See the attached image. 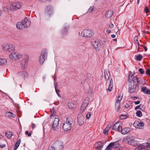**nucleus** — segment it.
I'll return each instance as SVG.
<instances>
[{"label":"nucleus","instance_id":"22","mask_svg":"<svg viewBox=\"0 0 150 150\" xmlns=\"http://www.w3.org/2000/svg\"><path fill=\"white\" fill-rule=\"evenodd\" d=\"M113 87V81L112 78L110 79V83L108 86V88L107 89L108 91L109 92H110L112 90Z\"/></svg>","mask_w":150,"mask_h":150},{"label":"nucleus","instance_id":"18","mask_svg":"<svg viewBox=\"0 0 150 150\" xmlns=\"http://www.w3.org/2000/svg\"><path fill=\"white\" fill-rule=\"evenodd\" d=\"M17 75L19 77H21L22 79H24V80L25 78H26L28 76V74L25 71L19 72L18 73Z\"/></svg>","mask_w":150,"mask_h":150},{"label":"nucleus","instance_id":"45","mask_svg":"<svg viewBox=\"0 0 150 150\" xmlns=\"http://www.w3.org/2000/svg\"><path fill=\"white\" fill-rule=\"evenodd\" d=\"M25 134L26 135H27L28 137H30L31 135V133H29L28 131H26L25 132Z\"/></svg>","mask_w":150,"mask_h":150},{"label":"nucleus","instance_id":"57","mask_svg":"<svg viewBox=\"0 0 150 150\" xmlns=\"http://www.w3.org/2000/svg\"><path fill=\"white\" fill-rule=\"evenodd\" d=\"M109 27L111 28H113L114 26V25L112 24V23H111L110 25H109Z\"/></svg>","mask_w":150,"mask_h":150},{"label":"nucleus","instance_id":"30","mask_svg":"<svg viewBox=\"0 0 150 150\" xmlns=\"http://www.w3.org/2000/svg\"><path fill=\"white\" fill-rule=\"evenodd\" d=\"M68 106L70 109H72L75 107L76 105L72 102H69L68 103Z\"/></svg>","mask_w":150,"mask_h":150},{"label":"nucleus","instance_id":"50","mask_svg":"<svg viewBox=\"0 0 150 150\" xmlns=\"http://www.w3.org/2000/svg\"><path fill=\"white\" fill-rule=\"evenodd\" d=\"M21 140L20 139H19L17 140L16 144H17L18 145H19L21 143Z\"/></svg>","mask_w":150,"mask_h":150},{"label":"nucleus","instance_id":"27","mask_svg":"<svg viewBox=\"0 0 150 150\" xmlns=\"http://www.w3.org/2000/svg\"><path fill=\"white\" fill-rule=\"evenodd\" d=\"M144 148L146 149L147 148L150 147V139H149L146 143H144L143 145Z\"/></svg>","mask_w":150,"mask_h":150},{"label":"nucleus","instance_id":"33","mask_svg":"<svg viewBox=\"0 0 150 150\" xmlns=\"http://www.w3.org/2000/svg\"><path fill=\"white\" fill-rule=\"evenodd\" d=\"M128 116V115L126 114L125 115H121L120 117V119L121 120H123L127 118Z\"/></svg>","mask_w":150,"mask_h":150},{"label":"nucleus","instance_id":"9","mask_svg":"<svg viewBox=\"0 0 150 150\" xmlns=\"http://www.w3.org/2000/svg\"><path fill=\"white\" fill-rule=\"evenodd\" d=\"M9 57L13 60H17L21 58L22 55L18 53L14 52L11 53L9 55Z\"/></svg>","mask_w":150,"mask_h":150},{"label":"nucleus","instance_id":"16","mask_svg":"<svg viewBox=\"0 0 150 150\" xmlns=\"http://www.w3.org/2000/svg\"><path fill=\"white\" fill-rule=\"evenodd\" d=\"M111 129L114 131H120L122 130V126L119 125L118 122L115 123L112 127H111Z\"/></svg>","mask_w":150,"mask_h":150},{"label":"nucleus","instance_id":"55","mask_svg":"<svg viewBox=\"0 0 150 150\" xmlns=\"http://www.w3.org/2000/svg\"><path fill=\"white\" fill-rule=\"evenodd\" d=\"M138 39V37L137 36H136L134 38V40L136 42L137 41H138L137 40Z\"/></svg>","mask_w":150,"mask_h":150},{"label":"nucleus","instance_id":"35","mask_svg":"<svg viewBox=\"0 0 150 150\" xmlns=\"http://www.w3.org/2000/svg\"><path fill=\"white\" fill-rule=\"evenodd\" d=\"M6 63V61L4 59H0V65H3Z\"/></svg>","mask_w":150,"mask_h":150},{"label":"nucleus","instance_id":"63","mask_svg":"<svg viewBox=\"0 0 150 150\" xmlns=\"http://www.w3.org/2000/svg\"><path fill=\"white\" fill-rule=\"evenodd\" d=\"M131 98L137 99V97H131Z\"/></svg>","mask_w":150,"mask_h":150},{"label":"nucleus","instance_id":"23","mask_svg":"<svg viewBox=\"0 0 150 150\" xmlns=\"http://www.w3.org/2000/svg\"><path fill=\"white\" fill-rule=\"evenodd\" d=\"M141 91L145 94L150 95V90L147 88L146 87H143L142 88Z\"/></svg>","mask_w":150,"mask_h":150},{"label":"nucleus","instance_id":"11","mask_svg":"<svg viewBox=\"0 0 150 150\" xmlns=\"http://www.w3.org/2000/svg\"><path fill=\"white\" fill-rule=\"evenodd\" d=\"M120 145L119 144L116 142H111L107 146L105 150H112V147L117 149L119 148Z\"/></svg>","mask_w":150,"mask_h":150},{"label":"nucleus","instance_id":"64","mask_svg":"<svg viewBox=\"0 0 150 150\" xmlns=\"http://www.w3.org/2000/svg\"><path fill=\"white\" fill-rule=\"evenodd\" d=\"M113 40L115 41H117V39H113Z\"/></svg>","mask_w":150,"mask_h":150},{"label":"nucleus","instance_id":"62","mask_svg":"<svg viewBox=\"0 0 150 150\" xmlns=\"http://www.w3.org/2000/svg\"><path fill=\"white\" fill-rule=\"evenodd\" d=\"M136 42L137 44V45L139 46H140V44L138 42V40L137 41H136Z\"/></svg>","mask_w":150,"mask_h":150},{"label":"nucleus","instance_id":"29","mask_svg":"<svg viewBox=\"0 0 150 150\" xmlns=\"http://www.w3.org/2000/svg\"><path fill=\"white\" fill-rule=\"evenodd\" d=\"M120 102L119 101L117 100L116 101L115 104V108L117 109V112H119L120 108Z\"/></svg>","mask_w":150,"mask_h":150},{"label":"nucleus","instance_id":"56","mask_svg":"<svg viewBox=\"0 0 150 150\" xmlns=\"http://www.w3.org/2000/svg\"><path fill=\"white\" fill-rule=\"evenodd\" d=\"M32 128L33 129H34L36 127V125L33 123H32Z\"/></svg>","mask_w":150,"mask_h":150},{"label":"nucleus","instance_id":"4","mask_svg":"<svg viewBox=\"0 0 150 150\" xmlns=\"http://www.w3.org/2000/svg\"><path fill=\"white\" fill-rule=\"evenodd\" d=\"M47 51L46 50L44 49L41 51V55L40 56V63L41 64L43 63L47 56Z\"/></svg>","mask_w":150,"mask_h":150},{"label":"nucleus","instance_id":"5","mask_svg":"<svg viewBox=\"0 0 150 150\" xmlns=\"http://www.w3.org/2000/svg\"><path fill=\"white\" fill-rule=\"evenodd\" d=\"M82 35L86 38H91L94 35L93 31L91 30L85 29L81 33Z\"/></svg>","mask_w":150,"mask_h":150},{"label":"nucleus","instance_id":"40","mask_svg":"<svg viewBox=\"0 0 150 150\" xmlns=\"http://www.w3.org/2000/svg\"><path fill=\"white\" fill-rule=\"evenodd\" d=\"M94 7L93 6L90 7L88 9L87 12L91 13L94 10Z\"/></svg>","mask_w":150,"mask_h":150},{"label":"nucleus","instance_id":"8","mask_svg":"<svg viewBox=\"0 0 150 150\" xmlns=\"http://www.w3.org/2000/svg\"><path fill=\"white\" fill-rule=\"evenodd\" d=\"M22 3L20 2H18L16 4H13L10 6V10L11 11H14L18 9H20L22 6Z\"/></svg>","mask_w":150,"mask_h":150},{"label":"nucleus","instance_id":"59","mask_svg":"<svg viewBox=\"0 0 150 150\" xmlns=\"http://www.w3.org/2000/svg\"><path fill=\"white\" fill-rule=\"evenodd\" d=\"M143 48L145 51H146L147 50V49L146 46H144L143 47Z\"/></svg>","mask_w":150,"mask_h":150},{"label":"nucleus","instance_id":"2","mask_svg":"<svg viewBox=\"0 0 150 150\" xmlns=\"http://www.w3.org/2000/svg\"><path fill=\"white\" fill-rule=\"evenodd\" d=\"M73 122V119L70 116L66 117V120L63 123L62 129L64 131H67L70 130Z\"/></svg>","mask_w":150,"mask_h":150},{"label":"nucleus","instance_id":"31","mask_svg":"<svg viewBox=\"0 0 150 150\" xmlns=\"http://www.w3.org/2000/svg\"><path fill=\"white\" fill-rule=\"evenodd\" d=\"M27 62H26V60L24 59L21 61L20 65L21 66L24 67H25L27 65Z\"/></svg>","mask_w":150,"mask_h":150},{"label":"nucleus","instance_id":"41","mask_svg":"<svg viewBox=\"0 0 150 150\" xmlns=\"http://www.w3.org/2000/svg\"><path fill=\"white\" fill-rule=\"evenodd\" d=\"M133 76V74H132V73H130L128 76V81H130L133 79L132 77Z\"/></svg>","mask_w":150,"mask_h":150},{"label":"nucleus","instance_id":"17","mask_svg":"<svg viewBox=\"0 0 150 150\" xmlns=\"http://www.w3.org/2000/svg\"><path fill=\"white\" fill-rule=\"evenodd\" d=\"M127 141V143L130 145H132L134 143V137L132 136H127L125 139Z\"/></svg>","mask_w":150,"mask_h":150},{"label":"nucleus","instance_id":"28","mask_svg":"<svg viewBox=\"0 0 150 150\" xmlns=\"http://www.w3.org/2000/svg\"><path fill=\"white\" fill-rule=\"evenodd\" d=\"M5 134L6 137L8 139L11 138L12 136L13 135L12 132L8 131H6L5 132Z\"/></svg>","mask_w":150,"mask_h":150},{"label":"nucleus","instance_id":"19","mask_svg":"<svg viewBox=\"0 0 150 150\" xmlns=\"http://www.w3.org/2000/svg\"><path fill=\"white\" fill-rule=\"evenodd\" d=\"M89 99L88 97L86 98L85 99V100L83 102L81 107L82 108H83V110L85 109L88 106V102L89 101Z\"/></svg>","mask_w":150,"mask_h":150},{"label":"nucleus","instance_id":"46","mask_svg":"<svg viewBox=\"0 0 150 150\" xmlns=\"http://www.w3.org/2000/svg\"><path fill=\"white\" fill-rule=\"evenodd\" d=\"M67 32L68 31L67 29V28H64V29L62 30V32L63 34L65 33H67Z\"/></svg>","mask_w":150,"mask_h":150},{"label":"nucleus","instance_id":"12","mask_svg":"<svg viewBox=\"0 0 150 150\" xmlns=\"http://www.w3.org/2000/svg\"><path fill=\"white\" fill-rule=\"evenodd\" d=\"M91 43L94 48L96 49L100 46V43L97 38H93L91 40Z\"/></svg>","mask_w":150,"mask_h":150},{"label":"nucleus","instance_id":"14","mask_svg":"<svg viewBox=\"0 0 150 150\" xmlns=\"http://www.w3.org/2000/svg\"><path fill=\"white\" fill-rule=\"evenodd\" d=\"M134 126L136 128L142 129L144 127V123L141 121L136 120L133 123Z\"/></svg>","mask_w":150,"mask_h":150},{"label":"nucleus","instance_id":"26","mask_svg":"<svg viewBox=\"0 0 150 150\" xmlns=\"http://www.w3.org/2000/svg\"><path fill=\"white\" fill-rule=\"evenodd\" d=\"M6 115L10 118H14L16 116L15 114L11 112H6Z\"/></svg>","mask_w":150,"mask_h":150},{"label":"nucleus","instance_id":"25","mask_svg":"<svg viewBox=\"0 0 150 150\" xmlns=\"http://www.w3.org/2000/svg\"><path fill=\"white\" fill-rule=\"evenodd\" d=\"M110 128H111V125H110L109 124L103 130V134L105 135H107L108 134V132L109 130V129H110Z\"/></svg>","mask_w":150,"mask_h":150},{"label":"nucleus","instance_id":"47","mask_svg":"<svg viewBox=\"0 0 150 150\" xmlns=\"http://www.w3.org/2000/svg\"><path fill=\"white\" fill-rule=\"evenodd\" d=\"M146 73L147 75L150 76V69L149 68L146 70Z\"/></svg>","mask_w":150,"mask_h":150},{"label":"nucleus","instance_id":"37","mask_svg":"<svg viewBox=\"0 0 150 150\" xmlns=\"http://www.w3.org/2000/svg\"><path fill=\"white\" fill-rule=\"evenodd\" d=\"M136 114L137 116L138 117H141L142 116V112L141 111L139 110L137 111Z\"/></svg>","mask_w":150,"mask_h":150},{"label":"nucleus","instance_id":"49","mask_svg":"<svg viewBox=\"0 0 150 150\" xmlns=\"http://www.w3.org/2000/svg\"><path fill=\"white\" fill-rule=\"evenodd\" d=\"M141 106H142L141 104H140L139 105L137 106L135 108V110H137L138 109H139L140 110H142L141 108H140Z\"/></svg>","mask_w":150,"mask_h":150},{"label":"nucleus","instance_id":"60","mask_svg":"<svg viewBox=\"0 0 150 150\" xmlns=\"http://www.w3.org/2000/svg\"><path fill=\"white\" fill-rule=\"evenodd\" d=\"M111 37L112 38H114L116 37V36L115 35L112 34L111 35Z\"/></svg>","mask_w":150,"mask_h":150},{"label":"nucleus","instance_id":"3","mask_svg":"<svg viewBox=\"0 0 150 150\" xmlns=\"http://www.w3.org/2000/svg\"><path fill=\"white\" fill-rule=\"evenodd\" d=\"M30 22L27 19L25 18L23 19L21 22H18L16 25V27L18 29L22 30L26 28L29 27L30 25Z\"/></svg>","mask_w":150,"mask_h":150},{"label":"nucleus","instance_id":"10","mask_svg":"<svg viewBox=\"0 0 150 150\" xmlns=\"http://www.w3.org/2000/svg\"><path fill=\"white\" fill-rule=\"evenodd\" d=\"M15 49V47L13 45L6 44L3 47V50L7 52H12Z\"/></svg>","mask_w":150,"mask_h":150},{"label":"nucleus","instance_id":"20","mask_svg":"<svg viewBox=\"0 0 150 150\" xmlns=\"http://www.w3.org/2000/svg\"><path fill=\"white\" fill-rule=\"evenodd\" d=\"M103 143L102 142L100 141L98 142L96 145H97L96 148L98 150H102L103 146Z\"/></svg>","mask_w":150,"mask_h":150},{"label":"nucleus","instance_id":"58","mask_svg":"<svg viewBox=\"0 0 150 150\" xmlns=\"http://www.w3.org/2000/svg\"><path fill=\"white\" fill-rule=\"evenodd\" d=\"M122 97L121 98V99L120 100H119L118 98H117L116 100V101H117V100L119 101L120 102V101L122 100Z\"/></svg>","mask_w":150,"mask_h":150},{"label":"nucleus","instance_id":"7","mask_svg":"<svg viewBox=\"0 0 150 150\" xmlns=\"http://www.w3.org/2000/svg\"><path fill=\"white\" fill-rule=\"evenodd\" d=\"M59 119V116H56L54 118V120L52 125V128L55 131H57L58 129Z\"/></svg>","mask_w":150,"mask_h":150},{"label":"nucleus","instance_id":"43","mask_svg":"<svg viewBox=\"0 0 150 150\" xmlns=\"http://www.w3.org/2000/svg\"><path fill=\"white\" fill-rule=\"evenodd\" d=\"M149 11V10L147 7V6H146L144 9V12H145L146 13H148Z\"/></svg>","mask_w":150,"mask_h":150},{"label":"nucleus","instance_id":"24","mask_svg":"<svg viewBox=\"0 0 150 150\" xmlns=\"http://www.w3.org/2000/svg\"><path fill=\"white\" fill-rule=\"evenodd\" d=\"M113 13V12L111 10H109L107 11L105 14V17L107 18H110L112 16Z\"/></svg>","mask_w":150,"mask_h":150},{"label":"nucleus","instance_id":"61","mask_svg":"<svg viewBox=\"0 0 150 150\" xmlns=\"http://www.w3.org/2000/svg\"><path fill=\"white\" fill-rule=\"evenodd\" d=\"M110 32V31L109 30H107L106 31V32L108 34H109Z\"/></svg>","mask_w":150,"mask_h":150},{"label":"nucleus","instance_id":"53","mask_svg":"<svg viewBox=\"0 0 150 150\" xmlns=\"http://www.w3.org/2000/svg\"><path fill=\"white\" fill-rule=\"evenodd\" d=\"M130 106V105L127 103H126V104L125 105V108H128Z\"/></svg>","mask_w":150,"mask_h":150},{"label":"nucleus","instance_id":"42","mask_svg":"<svg viewBox=\"0 0 150 150\" xmlns=\"http://www.w3.org/2000/svg\"><path fill=\"white\" fill-rule=\"evenodd\" d=\"M2 9L4 11H5L6 12H8V8L5 6H3L2 7Z\"/></svg>","mask_w":150,"mask_h":150},{"label":"nucleus","instance_id":"54","mask_svg":"<svg viewBox=\"0 0 150 150\" xmlns=\"http://www.w3.org/2000/svg\"><path fill=\"white\" fill-rule=\"evenodd\" d=\"M140 101H134V103L135 105H137L140 103Z\"/></svg>","mask_w":150,"mask_h":150},{"label":"nucleus","instance_id":"52","mask_svg":"<svg viewBox=\"0 0 150 150\" xmlns=\"http://www.w3.org/2000/svg\"><path fill=\"white\" fill-rule=\"evenodd\" d=\"M19 146V145L17 144H16L14 146V149L13 150H16V149H17Z\"/></svg>","mask_w":150,"mask_h":150},{"label":"nucleus","instance_id":"38","mask_svg":"<svg viewBox=\"0 0 150 150\" xmlns=\"http://www.w3.org/2000/svg\"><path fill=\"white\" fill-rule=\"evenodd\" d=\"M91 77V75L90 73H87L86 74V78L85 79V81H87L88 80L90 79Z\"/></svg>","mask_w":150,"mask_h":150},{"label":"nucleus","instance_id":"44","mask_svg":"<svg viewBox=\"0 0 150 150\" xmlns=\"http://www.w3.org/2000/svg\"><path fill=\"white\" fill-rule=\"evenodd\" d=\"M139 71L140 73L142 74H143L144 73V71L142 68H140L139 69Z\"/></svg>","mask_w":150,"mask_h":150},{"label":"nucleus","instance_id":"51","mask_svg":"<svg viewBox=\"0 0 150 150\" xmlns=\"http://www.w3.org/2000/svg\"><path fill=\"white\" fill-rule=\"evenodd\" d=\"M6 146L5 144H2V143H0V147L1 148H3Z\"/></svg>","mask_w":150,"mask_h":150},{"label":"nucleus","instance_id":"48","mask_svg":"<svg viewBox=\"0 0 150 150\" xmlns=\"http://www.w3.org/2000/svg\"><path fill=\"white\" fill-rule=\"evenodd\" d=\"M91 116V113L90 112H89L86 115V118L88 119H89L90 118Z\"/></svg>","mask_w":150,"mask_h":150},{"label":"nucleus","instance_id":"13","mask_svg":"<svg viewBox=\"0 0 150 150\" xmlns=\"http://www.w3.org/2000/svg\"><path fill=\"white\" fill-rule=\"evenodd\" d=\"M45 12L49 16L52 14L53 12V8L51 5H49L46 6L45 9Z\"/></svg>","mask_w":150,"mask_h":150},{"label":"nucleus","instance_id":"34","mask_svg":"<svg viewBox=\"0 0 150 150\" xmlns=\"http://www.w3.org/2000/svg\"><path fill=\"white\" fill-rule=\"evenodd\" d=\"M54 87H55V91H56V93H57V95H58V96L61 97V96L60 95V94H59V93H57V92L58 91H59V90H57V88H58V85H57V83H56L55 85V86H54Z\"/></svg>","mask_w":150,"mask_h":150},{"label":"nucleus","instance_id":"15","mask_svg":"<svg viewBox=\"0 0 150 150\" xmlns=\"http://www.w3.org/2000/svg\"><path fill=\"white\" fill-rule=\"evenodd\" d=\"M84 118L83 115L81 113L78 115L77 122L79 125H82L84 122Z\"/></svg>","mask_w":150,"mask_h":150},{"label":"nucleus","instance_id":"36","mask_svg":"<svg viewBox=\"0 0 150 150\" xmlns=\"http://www.w3.org/2000/svg\"><path fill=\"white\" fill-rule=\"evenodd\" d=\"M142 56L141 54H139L136 57V59L138 61H141L142 58Z\"/></svg>","mask_w":150,"mask_h":150},{"label":"nucleus","instance_id":"6","mask_svg":"<svg viewBox=\"0 0 150 150\" xmlns=\"http://www.w3.org/2000/svg\"><path fill=\"white\" fill-rule=\"evenodd\" d=\"M54 147L57 150H63L64 143L62 142L60 140H57L54 142Z\"/></svg>","mask_w":150,"mask_h":150},{"label":"nucleus","instance_id":"39","mask_svg":"<svg viewBox=\"0 0 150 150\" xmlns=\"http://www.w3.org/2000/svg\"><path fill=\"white\" fill-rule=\"evenodd\" d=\"M50 111L51 112V115L50 117H51L53 115L54 112H55L54 107H53L52 109H50Z\"/></svg>","mask_w":150,"mask_h":150},{"label":"nucleus","instance_id":"1","mask_svg":"<svg viewBox=\"0 0 150 150\" xmlns=\"http://www.w3.org/2000/svg\"><path fill=\"white\" fill-rule=\"evenodd\" d=\"M139 81L137 76H134L133 79L129 81L128 92L132 93L136 90V86L138 85Z\"/></svg>","mask_w":150,"mask_h":150},{"label":"nucleus","instance_id":"32","mask_svg":"<svg viewBox=\"0 0 150 150\" xmlns=\"http://www.w3.org/2000/svg\"><path fill=\"white\" fill-rule=\"evenodd\" d=\"M104 77L106 80H108L109 78L110 73H108L107 71L104 72Z\"/></svg>","mask_w":150,"mask_h":150},{"label":"nucleus","instance_id":"21","mask_svg":"<svg viewBox=\"0 0 150 150\" xmlns=\"http://www.w3.org/2000/svg\"><path fill=\"white\" fill-rule=\"evenodd\" d=\"M130 131V129L129 127H125L123 129H122V130H120V131L121 132L122 134H125L128 133Z\"/></svg>","mask_w":150,"mask_h":150}]
</instances>
